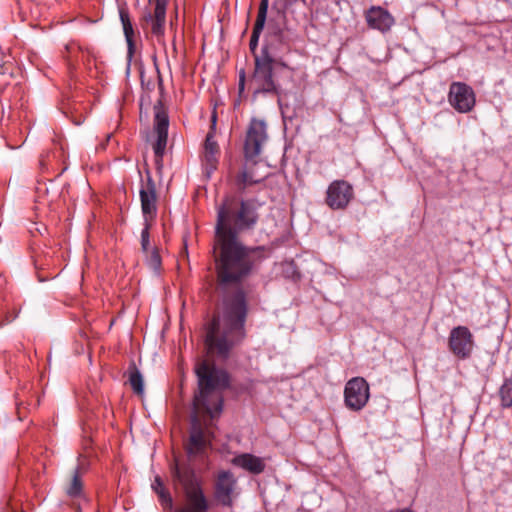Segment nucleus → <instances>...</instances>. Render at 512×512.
<instances>
[{
	"label": "nucleus",
	"instance_id": "obj_1",
	"mask_svg": "<svg viewBox=\"0 0 512 512\" xmlns=\"http://www.w3.org/2000/svg\"><path fill=\"white\" fill-rule=\"evenodd\" d=\"M213 256L222 315L214 314L205 324V345L227 360L232 349L246 338L247 293L242 283L267 258L265 246H248L240 239L214 237Z\"/></svg>",
	"mask_w": 512,
	"mask_h": 512
},
{
	"label": "nucleus",
	"instance_id": "obj_2",
	"mask_svg": "<svg viewBox=\"0 0 512 512\" xmlns=\"http://www.w3.org/2000/svg\"><path fill=\"white\" fill-rule=\"evenodd\" d=\"M290 50V45L285 41L282 31H278L265 41L259 55L255 56L253 71L248 79L253 100L259 96L280 98L283 95L284 90L276 80L275 72L284 70L289 80L292 81L295 68L291 67L282 57Z\"/></svg>",
	"mask_w": 512,
	"mask_h": 512
},
{
	"label": "nucleus",
	"instance_id": "obj_3",
	"mask_svg": "<svg viewBox=\"0 0 512 512\" xmlns=\"http://www.w3.org/2000/svg\"><path fill=\"white\" fill-rule=\"evenodd\" d=\"M261 206L256 198L225 196L217 207L214 237L240 239L252 232L260 221Z\"/></svg>",
	"mask_w": 512,
	"mask_h": 512
},
{
	"label": "nucleus",
	"instance_id": "obj_4",
	"mask_svg": "<svg viewBox=\"0 0 512 512\" xmlns=\"http://www.w3.org/2000/svg\"><path fill=\"white\" fill-rule=\"evenodd\" d=\"M194 372L197 377V391L193 398L194 407L204 409L211 417L220 414L223 408L222 396H217L213 404H210V397L215 391H224L230 388V374L207 359L198 361Z\"/></svg>",
	"mask_w": 512,
	"mask_h": 512
},
{
	"label": "nucleus",
	"instance_id": "obj_5",
	"mask_svg": "<svg viewBox=\"0 0 512 512\" xmlns=\"http://www.w3.org/2000/svg\"><path fill=\"white\" fill-rule=\"evenodd\" d=\"M172 481L180 485L184 493V505L175 512H208L210 502L202 487V480L188 462L174 459L170 465Z\"/></svg>",
	"mask_w": 512,
	"mask_h": 512
},
{
	"label": "nucleus",
	"instance_id": "obj_6",
	"mask_svg": "<svg viewBox=\"0 0 512 512\" xmlns=\"http://www.w3.org/2000/svg\"><path fill=\"white\" fill-rule=\"evenodd\" d=\"M268 139L267 124L264 120L252 118L248 124L243 144V154L247 161L255 162Z\"/></svg>",
	"mask_w": 512,
	"mask_h": 512
},
{
	"label": "nucleus",
	"instance_id": "obj_7",
	"mask_svg": "<svg viewBox=\"0 0 512 512\" xmlns=\"http://www.w3.org/2000/svg\"><path fill=\"white\" fill-rule=\"evenodd\" d=\"M369 397V384L363 377H353L347 381L344 388V403L348 409L362 410L368 403Z\"/></svg>",
	"mask_w": 512,
	"mask_h": 512
},
{
	"label": "nucleus",
	"instance_id": "obj_8",
	"mask_svg": "<svg viewBox=\"0 0 512 512\" xmlns=\"http://www.w3.org/2000/svg\"><path fill=\"white\" fill-rule=\"evenodd\" d=\"M169 117L168 113L161 101L154 105V131L156 133V141L153 144L155 160L160 164L163 160L168 140Z\"/></svg>",
	"mask_w": 512,
	"mask_h": 512
},
{
	"label": "nucleus",
	"instance_id": "obj_9",
	"mask_svg": "<svg viewBox=\"0 0 512 512\" xmlns=\"http://www.w3.org/2000/svg\"><path fill=\"white\" fill-rule=\"evenodd\" d=\"M353 198L354 189L348 181L334 180L326 190L325 203L332 210H344Z\"/></svg>",
	"mask_w": 512,
	"mask_h": 512
},
{
	"label": "nucleus",
	"instance_id": "obj_10",
	"mask_svg": "<svg viewBox=\"0 0 512 512\" xmlns=\"http://www.w3.org/2000/svg\"><path fill=\"white\" fill-rule=\"evenodd\" d=\"M450 351L459 359H468L474 349V338L466 326H457L450 331L448 338Z\"/></svg>",
	"mask_w": 512,
	"mask_h": 512
},
{
	"label": "nucleus",
	"instance_id": "obj_11",
	"mask_svg": "<svg viewBox=\"0 0 512 512\" xmlns=\"http://www.w3.org/2000/svg\"><path fill=\"white\" fill-rule=\"evenodd\" d=\"M141 211L144 222H153L157 216V190L152 176L147 173L145 181H141L139 190Z\"/></svg>",
	"mask_w": 512,
	"mask_h": 512
},
{
	"label": "nucleus",
	"instance_id": "obj_12",
	"mask_svg": "<svg viewBox=\"0 0 512 512\" xmlns=\"http://www.w3.org/2000/svg\"><path fill=\"white\" fill-rule=\"evenodd\" d=\"M448 100L450 105L460 113L470 112L476 101L473 89L462 82H453L450 85Z\"/></svg>",
	"mask_w": 512,
	"mask_h": 512
},
{
	"label": "nucleus",
	"instance_id": "obj_13",
	"mask_svg": "<svg viewBox=\"0 0 512 512\" xmlns=\"http://www.w3.org/2000/svg\"><path fill=\"white\" fill-rule=\"evenodd\" d=\"M215 124L216 114L214 113L212 115V125L206 135L202 152V166L208 176L217 169L220 156V148L215 140Z\"/></svg>",
	"mask_w": 512,
	"mask_h": 512
},
{
	"label": "nucleus",
	"instance_id": "obj_14",
	"mask_svg": "<svg viewBox=\"0 0 512 512\" xmlns=\"http://www.w3.org/2000/svg\"><path fill=\"white\" fill-rule=\"evenodd\" d=\"M236 479L230 471H220L214 485V498L223 507L233 506Z\"/></svg>",
	"mask_w": 512,
	"mask_h": 512
},
{
	"label": "nucleus",
	"instance_id": "obj_15",
	"mask_svg": "<svg viewBox=\"0 0 512 512\" xmlns=\"http://www.w3.org/2000/svg\"><path fill=\"white\" fill-rule=\"evenodd\" d=\"M210 442L206 438L204 429L198 423L197 419L194 418L188 442L185 445V451L189 457H196L203 455L206 449L209 447Z\"/></svg>",
	"mask_w": 512,
	"mask_h": 512
},
{
	"label": "nucleus",
	"instance_id": "obj_16",
	"mask_svg": "<svg viewBox=\"0 0 512 512\" xmlns=\"http://www.w3.org/2000/svg\"><path fill=\"white\" fill-rule=\"evenodd\" d=\"M154 5V12H148L143 20L151 23V33L158 39L164 36L168 0H148Z\"/></svg>",
	"mask_w": 512,
	"mask_h": 512
},
{
	"label": "nucleus",
	"instance_id": "obj_17",
	"mask_svg": "<svg viewBox=\"0 0 512 512\" xmlns=\"http://www.w3.org/2000/svg\"><path fill=\"white\" fill-rule=\"evenodd\" d=\"M66 496L73 501L76 512H82L81 502H87L80 467H76L65 485Z\"/></svg>",
	"mask_w": 512,
	"mask_h": 512
},
{
	"label": "nucleus",
	"instance_id": "obj_18",
	"mask_svg": "<svg viewBox=\"0 0 512 512\" xmlns=\"http://www.w3.org/2000/svg\"><path fill=\"white\" fill-rule=\"evenodd\" d=\"M365 20L369 28L381 32L388 31L394 24L393 16L381 6H371L365 12Z\"/></svg>",
	"mask_w": 512,
	"mask_h": 512
},
{
	"label": "nucleus",
	"instance_id": "obj_19",
	"mask_svg": "<svg viewBox=\"0 0 512 512\" xmlns=\"http://www.w3.org/2000/svg\"><path fill=\"white\" fill-rule=\"evenodd\" d=\"M267 11H268V0H261L258 13L256 17V21L252 30V34L249 41V49L253 56V61H255V56L259 55V52H257L258 43L260 35L264 29L266 17H267Z\"/></svg>",
	"mask_w": 512,
	"mask_h": 512
},
{
	"label": "nucleus",
	"instance_id": "obj_20",
	"mask_svg": "<svg viewBox=\"0 0 512 512\" xmlns=\"http://www.w3.org/2000/svg\"><path fill=\"white\" fill-rule=\"evenodd\" d=\"M231 463L239 468H242L245 471H248L251 474L259 475L265 471L266 464L264 459L253 455L251 453H242L236 455L231 460Z\"/></svg>",
	"mask_w": 512,
	"mask_h": 512
},
{
	"label": "nucleus",
	"instance_id": "obj_21",
	"mask_svg": "<svg viewBox=\"0 0 512 512\" xmlns=\"http://www.w3.org/2000/svg\"><path fill=\"white\" fill-rule=\"evenodd\" d=\"M119 16L123 26V32L128 45V54L131 56L134 52V29L130 19V14L127 8L119 9Z\"/></svg>",
	"mask_w": 512,
	"mask_h": 512
},
{
	"label": "nucleus",
	"instance_id": "obj_22",
	"mask_svg": "<svg viewBox=\"0 0 512 512\" xmlns=\"http://www.w3.org/2000/svg\"><path fill=\"white\" fill-rule=\"evenodd\" d=\"M152 489L157 494L160 504L164 508H172L173 499L170 492L165 488L164 483L160 476H156L153 483Z\"/></svg>",
	"mask_w": 512,
	"mask_h": 512
},
{
	"label": "nucleus",
	"instance_id": "obj_23",
	"mask_svg": "<svg viewBox=\"0 0 512 512\" xmlns=\"http://www.w3.org/2000/svg\"><path fill=\"white\" fill-rule=\"evenodd\" d=\"M65 49L67 55L64 57L66 58L68 70L71 73L76 68V64L79 62L80 56H83L84 51L75 43L66 45Z\"/></svg>",
	"mask_w": 512,
	"mask_h": 512
},
{
	"label": "nucleus",
	"instance_id": "obj_24",
	"mask_svg": "<svg viewBox=\"0 0 512 512\" xmlns=\"http://www.w3.org/2000/svg\"><path fill=\"white\" fill-rule=\"evenodd\" d=\"M129 384L133 392L137 395H143L144 393V381L142 374L136 368L135 365L129 367Z\"/></svg>",
	"mask_w": 512,
	"mask_h": 512
},
{
	"label": "nucleus",
	"instance_id": "obj_25",
	"mask_svg": "<svg viewBox=\"0 0 512 512\" xmlns=\"http://www.w3.org/2000/svg\"><path fill=\"white\" fill-rule=\"evenodd\" d=\"M499 396L501 400V406L503 408L512 407V378H507L504 380L499 389Z\"/></svg>",
	"mask_w": 512,
	"mask_h": 512
},
{
	"label": "nucleus",
	"instance_id": "obj_26",
	"mask_svg": "<svg viewBox=\"0 0 512 512\" xmlns=\"http://www.w3.org/2000/svg\"><path fill=\"white\" fill-rule=\"evenodd\" d=\"M145 255L146 264L153 269L154 271H159L162 266V259L160 256L159 249L157 247H152L149 249V252Z\"/></svg>",
	"mask_w": 512,
	"mask_h": 512
},
{
	"label": "nucleus",
	"instance_id": "obj_27",
	"mask_svg": "<svg viewBox=\"0 0 512 512\" xmlns=\"http://www.w3.org/2000/svg\"><path fill=\"white\" fill-rule=\"evenodd\" d=\"M153 222H144L143 229L141 231V251L143 254H147L149 252L150 247V230L152 228Z\"/></svg>",
	"mask_w": 512,
	"mask_h": 512
},
{
	"label": "nucleus",
	"instance_id": "obj_28",
	"mask_svg": "<svg viewBox=\"0 0 512 512\" xmlns=\"http://www.w3.org/2000/svg\"><path fill=\"white\" fill-rule=\"evenodd\" d=\"M257 182L258 181L252 179L251 175L246 170L241 171L236 177V183L240 190H244L248 186H251Z\"/></svg>",
	"mask_w": 512,
	"mask_h": 512
},
{
	"label": "nucleus",
	"instance_id": "obj_29",
	"mask_svg": "<svg viewBox=\"0 0 512 512\" xmlns=\"http://www.w3.org/2000/svg\"><path fill=\"white\" fill-rule=\"evenodd\" d=\"M238 94L239 97H242L245 92L247 75L245 69H241L238 73Z\"/></svg>",
	"mask_w": 512,
	"mask_h": 512
},
{
	"label": "nucleus",
	"instance_id": "obj_30",
	"mask_svg": "<svg viewBox=\"0 0 512 512\" xmlns=\"http://www.w3.org/2000/svg\"><path fill=\"white\" fill-rule=\"evenodd\" d=\"M75 125H81L84 122V117L80 115L77 119L73 120Z\"/></svg>",
	"mask_w": 512,
	"mask_h": 512
}]
</instances>
